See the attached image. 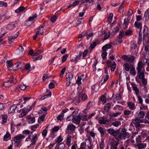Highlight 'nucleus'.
Wrapping results in <instances>:
<instances>
[{"instance_id":"53","label":"nucleus","mask_w":149,"mask_h":149,"mask_svg":"<svg viewBox=\"0 0 149 149\" xmlns=\"http://www.w3.org/2000/svg\"><path fill=\"white\" fill-rule=\"evenodd\" d=\"M116 65V64L115 62H113V63L111 65V71H113L115 70Z\"/></svg>"},{"instance_id":"6","label":"nucleus","mask_w":149,"mask_h":149,"mask_svg":"<svg viewBox=\"0 0 149 149\" xmlns=\"http://www.w3.org/2000/svg\"><path fill=\"white\" fill-rule=\"evenodd\" d=\"M133 123L135 125L136 127H138L140 125V123H143L144 122L143 120L136 118L132 120Z\"/></svg>"},{"instance_id":"41","label":"nucleus","mask_w":149,"mask_h":149,"mask_svg":"<svg viewBox=\"0 0 149 149\" xmlns=\"http://www.w3.org/2000/svg\"><path fill=\"white\" fill-rule=\"evenodd\" d=\"M111 104L109 103H107L104 106V109L106 111H108L111 108Z\"/></svg>"},{"instance_id":"21","label":"nucleus","mask_w":149,"mask_h":149,"mask_svg":"<svg viewBox=\"0 0 149 149\" xmlns=\"http://www.w3.org/2000/svg\"><path fill=\"white\" fill-rule=\"evenodd\" d=\"M133 65L128 63H125L123 65V67L125 70L127 71H128L133 66Z\"/></svg>"},{"instance_id":"60","label":"nucleus","mask_w":149,"mask_h":149,"mask_svg":"<svg viewBox=\"0 0 149 149\" xmlns=\"http://www.w3.org/2000/svg\"><path fill=\"white\" fill-rule=\"evenodd\" d=\"M81 97L82 100H85L88 98L87 96L84 93L82 94L81 95Z\"/></svg>"},{"instance_id":"9","label":"nucleus","mask_w":149,"mask_h":149,"mask_svg":"<svg viewBox=\"0 0 149 149\" xmlns=\"http://www.w3.org/2000/svg\"><path fill=\"white\" fill-rule=\"evenodd\" d=\"M19 34V32H17L13 36H9L8 38L9 43V44H11L13 43L14 40L18 37Z\"/></svg>"},{"instance_id":"16","label":"nucleus","mask_w":149,"mask_h":149,"mask_svg":"<svg viewBox=\"0 0 149 149\" xmlns=\"http://www.w3.org/2000/svg\"><path fill=\"white\" fill-rule=\"evenodd\" d=\"M93 32H91V33H89L88 32H82L81 33V36L80 37V38H81L84 36H86V39L87 40H88L91 37L93 36Z\"/></svg>"},{"instance_id":"45","label":"nucleus","mask_w":149,"mask_h":149,"mask_svg":"<svg viewBox=\"0 0 149 149\" xmlns=\"http://www.w3.org/2000/svg\"><path fill=\"white\" fill-rule=\"evenodd\" d=\"M145 122L149 124V112H148L145 118Z\"/></svg>"},{"instance_id":"63","label":"nucleus","mask_w":149,"mask_h":149,"mask_svg":"<svg viewBox=\"0 0 149 149\" xmlns=\"http://www.w3.org/2000/svg\"><path fill=\"white\" fill-rule=\"evenodd\" d=\"M100 149H104V144L103 140H102L100 143Z\"/></svg>"},{"instance_id":"37","label":"nucleus","mask_w":149,"mask_h":149,"mask_svg":"<svg viewBox=\"0 0 149 149\" xmlns=\"http://www.w3.org/2000/svg\"><path fill=\"white\" fill-rule=\"evenodd\" d=\"M25 9V8L23 6H20L17 9L15 10V12L17 13H19L23 11Z\"/></svg>"},{"instance_id":"26","label":"nucleus","mask_w":149,"mask_h":149,"mask_svg":"<svg viewBox=\"0 0 149 149\" xmlns=\"http://www.w3.org/2000/svg\"><path fill=\"white\" fill-rule=\"evenodd\" d=\"M76 128V126L73 124H70L67 126L66 130H70L72 132L74 131Z\"/></svg>"},{"instance_id":"38","label":"nucleus","mask_w":149,"mask_h":149,"mask_svg":"<svg viewBox=\"0 0 149 149\" xmlns=\"http://www.w3.org/2000/svg\"><path fill=\"white\" fill-rule=\"evenodd\" d=\"M123 113L124 116L127 117L131 114V111L128 109H125Z\"/></svg>"},{"instance_id":"34","label":"nucleus","mask_w":149,"mask_h":149,"mask_svg":"<svg viewBox=\"0 0 149 149\" xmlns=\"http://www.w3.org/2000/svg\"><path fill=\"white\" fill-rule=\"evenodd\" d=\"M28 120L29 123H33L35 122V119L34 117H31L30 116H27Z\"/></svg>"},{"instance_id":"23","label":"nucleus","mask_w":149,"mask_h":149,"mask_svg":"<svg viewBox=\"0 0 149 149\" xmlns=\"http://www.w3.org/2000/svg\"><path fill=\"white\" fill-rule=\"evenodd\" d=\"M147 144L144 143H139L136 146L138 149H143L146 147Z\"/></svg>"},{"instance_id":"43","label":"nucleus","mask_w":149,"mask_h":149,"mask_svg":"<svg viewBox=\"0 0 149 149\" xmlns=\"http://www.w3.org/2000/svg\"><path fill=\"white\" fill-rule=\"evenodd\" d=\"M39 126V125L38 124L34 125L31 126V129L32 130L35 131L36 129L38 128Z\"/></svg>"},{"instance_id":"36","label":"nucleus","mask_w":149,"mask_h":149,"mask_svg":"<svg viewBox=\"0 0 149 149\" xmlns=\"http://www.w3.org/2000/svg\"><path fill=\"white\" fill-rule=\"evenodd\" d=\"M99 88V86L97 84H95L93 85L91 87L92 89L95 92L98 91Z\"/></svg>"},{"instance_id":"55","label":"nucleus","mask_w":149,"mask_h":149,"mask_svg":"<svg viewBox=\"0 0 149 149\" xmlns=\"http://www.w3.org/2000/svg\"><path fill=\"white\" fill-rule=\"evenodd\" d=\"M37 17V15L36 14H35L32 17H30L29 18V21H33L34 19L36 18Z\"/></svg>"},{"instance_id":"59","label":"nucleus","mask_w":149,"mask_h":149,"mask_svg":"<svg viewBox=\"0 0 149 149\" xmlns=\"http://www.w3.org/2000/svg\"><path fill=\"white\" fill-rule=\"evenodd\" d=\"M77 147V143L76 142H74L71 146V149H76Z\"/></svg>"},{"instance_id":"46","label":"nucleus","mask_w":149,"mask_h":149,"mask_svg":"<svg viewBox=\"0 0 149 149\" xmlns=\"http://www.w3.org/2000/svg\"><path fill=\"white\" fill-rule=\"evenodd\" d=\"M81 56V54H79L75 56L74 57V61L76 63H77V61L80 59Z\"/></svg>"},{"instance_id":"29","label":"nucleus","mask_w":149,"mask_h":149,"mask_svg":"<svg viewBox=\"0 0 149 149\" xmlns=\"http://www.w3.org/2000/svg\"><path fill=\"white\" fill-rule=\"evenodd\" d=\"M1 124L6 123L7 121V116L6 115H2L1 116Z\"/></svg>"},{"instance_id":"1","label":"nucleus","mask_w":149,"mask_h":149,"mask_svg":"<svg viewBox=\"0 0 149 149\" xmlns=\"http://www.w3.org/2000/svg\"><path fill=\"white\" fill-rule=\"evenodd\" d=\"M22 133L24 134L28 135L25 141H30L31 143L30 145H34L36 143L38 139L37 134H33L32 132H30L28 130H24L23 131Z\"/></svg>"},{"instance_id":"5","label":"nucleus","mask_w":149,"mask_h":149,"mask_svg":"<svg viewBox=\"0 0 149 149\" xmlns=\"http://www.w3.org/2000/svg\"><path fill=\"white\" fill-rule=\"evenodd\" d=\"M95 113H92L88 115L81 114V118L83 121H87L88 119L91 118L95 114Z\"/></svg>"},{"instance_id":"31","label":"nucleus","mask_w":149,"mask_h":149,"mask_svg":"<svg viewBox=\"0 0 149 149\" xmlns=\"http://www.w3.org/2000/svg\"><path fill=\"white\" fill-rule=\"evenodd\" d=\"M112 45L111 44H107L103 46L102 47V49L103 51H106L107 49L111 48Z\"/></svg>"},{"instance_id":"20","label":"nucleus","mask_w":149,"mask_h":149,"mask_svg":"<svg viewBox=\"0 0 149 149\" xmlns=\"http://www.w3.org/2000/svg\"><path fill=\"white\" fill-rule=\"evenodd\" d=\"M22 64L21 62H18L14 65H13V68L12 70H17L22 67Z\"/></svg>"},{"instance_id":"62","label":"nucleus","mask_w":149,"mask_h":149,"mask_svg":"<svg viewBox=\"0 0 149 149\" xmlns=\"http://www.w3.org/2000/svg\"><path fill=\"white\" fill-rule=\"evenodd\" d=\"M11 83V82L10 81H8L4 82L3 84V86H5L6 87H8L10 86V84Z\"/></svg>"},{"instance_id":"22","label":"nucleus","mask_w":149,"mask_h":149,"mask_svg":"<svg viewBox=\"0 0 149 149\" xmlns=\"http://www.w3.org/2000/svg\"><path fill=\"white\" fill-rule=\"evenodd\" d=\"M108 122V120L107 118L104 116L100 118L99 120V123L101 124H105Z\"/></svg>"},{"instance_id":"30","label":"nucleus","mask_w":149,"mask_h":149,"mask_svg":"<svg viewBox=\"0 0 149 149\" xmlns=\"http://www.w3.org/2000/svg\"><path fill=\"white\" fill-rule=\"evenodd\" d=\"M66 80L67 81H71L73 78V77L72 74L70 72L67 74L66 75Z\"/></svg>"},{"instance_id":"50","label":"nucleus","mask_w":149,"mask_h":149,"mask_svg":"<svg viewBox=\"0 0 149 149\" xmlns=\"http://www.w3.org/2000/svg\"><path fill=\"white\" fill-rule=\"evenodd\" d=\"M112 125L115 127H117L120 125L121 123L119 121H115L112 123Z\"/></svg>"},{"instance_id":"51","label":"nucleus","mask_w":149,"mask_h":149,"mask_svg":"<svg viewBox=\"0 0 149 149\" xmlns=\"http://www.w3.org/2000/svg\"><path fill=\"white\" fill-rule=\"evenodd\" d=\"M128 20L127 19H124V22L123 25V27L124 28H126L127 27V25H128Z\"/></svg>"},{"instance_id":"42","label":"nucleus","mask_w":149,"mask_h":149,"mask_svg":"<svg viewBox=\"0 0 149 149\" xmlns=\"http://www.w3.org/2000/svg\"><path fill=\"white\" fill-rule=\"evenodd\" d=\"M24 50V49L23 48L22 46L21 45L19 47L18 49L17 50V53L19 54H20L23 52Z\"/></svg>"},{"instance_id":"12","label":"nucleus","mask_w":149,"mask_h":149,"mask_svg":"<svg viewBox=\"0 0 149 149\" xmlns=\"http://www.w3.org/2000/svg\"><path fill=\"white\" fill-rule=\"evenodd\" d=\"M18 22L16 21L11 22L7 25V28L8 30H11L15 28Z\"/></svg>"},{"instance_id":"40","label":"nucleus","mask_w":149,"mask_h":149,"mask_svg":"<svg viewBox=\"0 0 149 149\" xmlns=\"http://www.w3.org/2000/svg\"><path fill=\"white\" fill-rule=\"evenodd\" d=\"M51 95V93L50 92L49 93L47 94L42 96L40 99V100H43L44 99L50 97Z\"/></svg>"},{"instance_id":"64","label":"nucleus","mask_w":149,"mask_h":149,"mask_svg":"<svg viewBox=\"0 0 149 149\" xmlns=\"http://www.w3.org/2000/svg\"><path fill=\"white\" fill-rule=\"evenodd\" d=\"M144 16L149 18V8L146 11L144 14Z\"/></svg>"},{"instance_id":"18","label":"nucleus","mask_w":149,"mask_h":149,"mask_svg":"<svg viewBox=\"0 0 149 149\" xmlns=\"http://www.w3.org/2000/svg\"><path fill=\"white\" fill-rule=\"evenodd\" d=\"M127 105L129 108L131 110H134L136 108L134 102L129 101L127 103Z\"/></svg>"},{"instance_id":"24","label":"nucleus","mask_w":149,"mask_h":149,"mask_svg":"<svg viewBox=\"0 0 149 149\" xmlns=\"http://www.w3.org/2000/svg\"><path fill=\"white\" fill-rule=\"evenodd\" d=\"M11 135L8 132H6V134L4 135L3 140L4 141H7L11 139Z\"/></svg>"},{"instance_id":"14","label":"nucleus","mask_w":149,"mask_h":149,"mask_svg":"<svg viewBox=\"0 0 149 149\" xmlns=\"http://www.w3.org/2000/svg\"><path fill=\"white\" fill-rule=\"evenodd\" d=\"M107 131L109 133L113 136H116L118 133V130H115L112 128L109 129L107 130Z\"/></svg>"},{"instance_id":"49","label":"nucleus","mask_w":149,"mask_h":149,"mask_svg":"<svg viewBox=\"0 0 149 149\" xmlns=\"http://www.w3.org/2000/svg\"><path fill=\"white\" fill-rule=\"evenodd\" d=\"M68 55L66 54L62 57V62L63 63L65 62L67 58Z\"/></svg>"},{"instance_id":"56","label":"nucleus","mask_w":149,"mask_h":149,"mask_svg":"<svg viewBox=\"0 0 149 149\" xmlns=\"http://www.w3.org/2000/svg\"><path fill=\"white\" fill-rule=\"evenodd\" d=\"M37 17V15L36 14H35L32 17H30L29 18V21H33L34 19L36 18Z\"/></svg>"},{"instance_id":"47","label":"nucleus","mask_w":149,"mask_h":149,"mask_svg":"<svg viewBox=\"0 0 149 149\" xmlns=\"http://www.w3.org/2000/svg\"><path fill=\"white\" fill-rule=\"evenodd\" d=\"M7 6L8 4L6 2H3L2 1H0V7H6Z\"/></svg>"},{"instance_id":"27","label":"nucleus","mask_w":149,"mask_h":149,"mask_svg":"<svg viewBox=\"0 0 149 149\" xmlns=\"http://www.w3.org/2000/svg\"><path fill=\"white\" fill-rule=\"evenodd\" d=\"M145 71H138L137 72V76H138L140 79H141L144 78V72Z\"/></svg>"},{"instance_id":"33","label":"nucleus","mask_w":149,"mask_h":149,"mask_svg":"<svg viewBox=\"0 0 149 149\" xmlns=\"http://www.w3.org/2000/svg\"><path fill=\"white\" fill-rule=\"evenodd\" d=\"M134 26L139 29H141L142 27V24L137 21H136L134 24Z\"/></svg>"},{"instance_id":"11","label":"nucleus","mask_w":149,"mask_h":149,"mask_svg":"<svg viewBox=\"0 0 149 149\" xmlns=\"http://www.w3.org/2000/svg\"><path fill=\"white\" fill-rule=\"evenodd\" d=\"M26 111L25 109L24 108L19 110L18 112L20 113L18 116L19 118H22L26 115L28 113Z\"/></svg>"},{"instance_id":"25","label":"nucleus","mask_w":149,"mask_h":149,"mask_svg":"<svg viewBox=\"0 0 149 149\" xmlns=\"http://www.w3.org/2000/svg\"><path fill=\"white\" fill-rule=\"evenodd\" d=\"M72 136L70 135H68L67 138L65 140V143L68 147L70 146L71 143Z\"/></svg>"},{"instance_id":"48","label":"nucleus","mask_w":149,"mask_h":149,"mask_svg":"<svg viewBox=\"0 0 149 149\" xmlns=\"http://www.w3.org/2000/svg\"><path fill=\"white\" fill-rule=\"evenodd\" d=\"M141 135H138L136 139V141L137 143H140L141 142Z\"/></svg>"},{"instance_id":"54","label":"nucleus","mask_w":149,"mask_h":149,"mask_svg":"<svg viewBox=\"0 0 149 149\" xmlns=\"http://www.w3.org/2000/svg\"><path fill=\"white\" fill-rule=\"evenodd\" d=\"M113 16V14L111 13L109 14L108 17V20L109 22H111Z\"/></svg>"},{"instance_id":"61","label":"nucleus","mask_w":149,"mask_h":149,"mask_svg":"<svg viewBox=\"0 0 149 149\" xmlns=\"http://www.w3.org/2000/svg\"><path fill=\"white\" fill-rule=\"evenodd\" d=\"M147 64L148 66L149 65V58H145L143 61V64Z\"/></svg>"},{"instance_id":"13","label":"nucleus","mask_w":149,"mask_h":149,"mask_svg":"<svg viewBox=\"0 0 149 149\" xmlns=\"http://www.w3.org/2000/svg\"><path fill=\"white\" fill-rule=\"evenodd\" d=\"M131 85L132 86V89L135 92V94L136 95H138L139 94V90L137 86L134 83L132 82Z\"/></svg>"},{"instance_id":"28","label":"nucleus","mask_w":149,"mask_h":149,"mask_svg":"<svg viewBox=\"0 0 149 149\" xmlns=\"http://www.w3.org/2000/svg\"><path fill=\"white\" fill-rule=\"evenodd\" d=\"M7 63V68L8 70H12L13 68V65L12 64L11 60L7 61L6 62Z\"/></svg>"},{"instance_id":"4","label":"nucleus","mask_w":149,"mask_h":149,"mask_svg":"<svg viewBox=\"0 0 149 149\" xmlns=\"http://www.w3.org/2000/svg\"><path fill=\"white\" fill-rule=\"evenodd\" d=\"M122 58L126 62L130 63L134 62L135 60L134 57L133 56L124 55L122 56Z\"/></svg>"},{"instance_id":"39","label":"nucleus","mask_w":149,"mask_h":149,"mask_svg":"<svg viewBox=\"0 0 149 149\" xmlns=\"http://www.w3.org/2000/svg\"><path fill=\"white\" fill-rule=\"evenodd\" d=\"M130 74L131 75L135 76L136 74L135 68L133 65V66L130 70Z\"/></svg>"},{"instance_id":"32","label":"nucleus","mask_w":149,"mask_h":149,"mask_svg":"<svg viewBox=\"0 0 149 149\" xmlns=\"http://www.w3.org/2000/svg\"><path fill=\"white\" fill-rule=\"evenodd\" d=\"M63 140V138L62 137L61 135H60L58 136L54 140L56 143L59 144Z\"/></svg>"},{"instance_id":"58","label":"nucleus","mask_w":149,"mask_h":149,"mask_svg":"<svg viewBox=\"0 0 149 149\" xmlns=\"http://www.w3.org/2000/svg\"><path fill=\"white\" fill-rule=\"evenodd\" d=\"M121 114L120 112H117L116 113H112L111 114V116L113 117H116L120 115Z\"/></svg>"},{"instance_id":"2","label":"nucleus","mask_w":149,"mask_h":149,"mask_svg":"<svg viewBox=\"0 0 149 149\" xmlns=\"http://www.w3.org/2000/svg\"><path fill=\"white\" fill-rule=\"evenodd\" d=\"M25 138V136L21 134H19L15 136L13 139L14 146L15 147L21 146L22 145V139Z\"/></svg>"},{"instance_id":"57","label":"nucleus","mask_w":149,"mask_h":149,"mask_svg":"<svg viewBox=\"0 0 149 149\" xmlns=\"http://www.w3.org/2000/svg\"><path fill=\"white\" fill-rule=\"evenodd\" d=\"M25 109L26 112L28 113L32 109V106H28L24 108Z\"/></svg>"},{"instance_id":"7","label":"nucleus","mask_w":149,"mask_h":149,"mask_svg":"<svg viewBox=\"0 0 149 149\" xmlns=\"http://www.w3.org/2000/svg\"><path fill=\"white\" fill-rule=\"evenodd\" d=\"M81 115L79 114L76 116L74 117L72 119V122L76 125L79 124L80 122Z\"/></svg>"},{"instance_id":"19","label":"nucleus","mask_w":149,"mask_h":149,"mask_svg":"<svg viewBox=\"0 0 149 149\" xmlns=\"http://www.w3.org/2000/svg\"><path fill=\"white\" fill-rule=\"evenodd\" d=\"M136 117L139 118H143L145 116V113L143 111H140L139 113L137 112L135 114Z\"/></svg>"},{"instance_id":"17","label":"nucleus","mask_w":149,"mask_h":149,"mask_svg":"<svg viewBox=\"0 0 149 149\" xmlns=\"http://www.w3.org/2000/svg\"><path fill=\"white\" fill-rule=\"evenodd\" d=\"M110 144L111 146L110 149H117L118 143L117 141H114L111 142Z\"/></svg>"},{"instance_id":"44","label":"nucleus","mask_w":149,"mask_h":149,"mask_svg":"<svg viewBox=\"0 0 149 149\" xmlns=\"http://www.w3.org/2000/svg\"><path fill=\"white\" fill-rule=\"evenodd\" d=\"M45 30L43 27L41 26L40 28L39 29V30L37 31V32H38L39 35L42 34L44 32Z\"/></svg>"},{"instance_id":"35","label":"nucleus","mask_w":149,"mask_h":149,"mask_svg":"<svg viewBox=\"0 0 149 149\" xmlns=\"http://www.w3.org/2000/svg\"><path fill=\"white\" fill-rule=\"evenodd\" d=\"M25 69L28 71V72L31 71L32 70V68L31 67L30 64L28 63L26 64L25 66Z\"/></svg>"},{"instance_id":"52","label":"nucleus","mask_w":149,"mask_h":149,"mask_svg":"<svg viewBox=\"0 0 149 149\" xmlns=\"http://www.w3.org/2000/svg\"><path fill=\"white\" fill-rule=\"evenodd\" d=\"M98 130L102 135H103L104 134V129L102 127H99L98 129Z\"/></svg>"},{"instance_id":"15","label":"nucleus","mask_w":149,"mask_h":149,"mask_svg":"<svg viewBox=\"0 0 149 149\" xmlns=\"http://www.w3.org/2000/svg\"><path fill=\"white\" fill-rule=\"evenodd\" d=\"M16 109H17V105L14 104L10 107V108L8 111L9 114L13 113L15 112Z\"/></svg>"},{"instance_id":"10","label":"nucleus","mask_w":149,"mask_h":149,"mask_svg":"<svg viewBox=\"0 0 149 149\" xmlns=\"http://www.w3.org/2000/svg\"><path fill=\"white\" fill-rule=\"evenodd\" d=\"M127 134L125 131H121L118 134V136L120 139H125L128 137L127 136Z\"/></svg>"},{"instance_id":"8","label":"nucleus","mask_w":149,"mask_h":149,"mask_svg":"<svg viewBox=\"0 0 149 149\" xmlns=\"http://www.w3.org/2000/svg\"><path fill=\"white\" fill-rule=\"evenodd\" d=\"M143 65L142 61H139L137 63V66L136 68L137 72L145 71L143 67Z\"/></svg>"},{"instance_id":"3","label":"nucleus","mask_w":149,"mask_h":149,"mask_svg":"<svg viewBox=\"0 0 149 149\" xmlns=\"http://www.w3.org/2000/svg\"><path fill=\"white\" fill-rule=\"evenodd\" d=\"M143 31V41L149 42V29L146 26H144Z\"/></svg>"}]
</instances>
